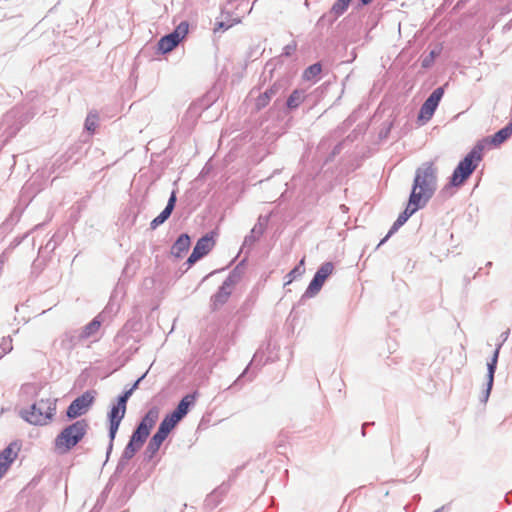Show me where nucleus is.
Returning <instances> with one entry per match:
<instances>
[{
    "instance_id": "nucleus-54",
    "label": "nucleus",
    "mask_w": 512,
    "mask_h": 512,
    "mask_svg": "<svg viewBox=\"0 0 512 512\" xmlns=\"http://www.w3.org/2000/svg\"><path fill=\"white\" fill-rule=\"evenodd\" d=\"M337 149H338V146H335V149H334V151H333V154H336Z\"/></svg>"
},
{
    "instance_id": "nucleus-36",
    "label": "nucleus",
    "mask_w": 512,
    "mask_h": 512,
    "mask_svg": "<svg viewBox=\"0 0 512 512\" xmlns=\"http://www.w3.org/2000/svg\"><path fill=\"white\" fill-rule=\"evenodd\" d=\"M407 220L408 218H406L404 215H402V213H400L398 218L390 228V235L395 234L399 230V228L402 227L407 222Z\"/></svg>"
},
{
    "instance_id": "nucleus-26",
    "label": "nucleus",
    "mask_w": 512,
    "mask_h": 512,
    "mask_svg": "<svg viewBox=\"0 0 512 512\" xmlns=\"http://www.w3.org/2000/svg\"><path fill=\"white\" fill-rule=\"evenodd\" d=\"M442 49L443 48L441 44L435 45L429 54L422 59V67L425 69L430 68L433 65L435 59L441 54Z\"/></svg>"
},
{
    "instance_id": "nucleus-5",
    "label": "nucleus",
    "mask_w": 512,
    "mask_h": 512,
    "mask_svg": "<svg viewBox=\"0 0 512 512\" xmlns=\"http://www.w3.org/2000/svg\"><path fill=\"white\" fill-rule=\"evenodd\" d=\"M159 417V410L157 407L150 408L146 414L141 418L139 423L133 430L130 439L141 446L144 445L152 428L155 426Z\"/></svg>"
},
{
    "instance_id": "nucleus-29",
    "label": "nucleus",
    "mask_w": 512,
    "mask_h": 512,
    "mask_svg": "<svg viewBox=\"0 0 512 512\" xmlns=\"http://www.w3.org/2000/svg\"><path fill=\"white\" fill-rule=\"evenodd\" d=\"M322 71V66L319 62L308 66L303 72V79L311 81L316 79Z\"/></svg>"
},
{
    "instance_id": "nucleus-46",
    "label": "nucleus",
    "mask_w": 512,
    "mask_h": 512,
    "mask_svg": "<svg viewBox=\"0 0 512 512\" xmlns=\"http://www.w3.org/2000/svg\"><path fill=\"white\" fill-rule=\"evenodd\" d=\"M9 467H6V465L2 462H0V479L5 475Z\"/></svg>"
},
{
    "instance_id": "nucleus-43",
    "label": "nucleus",
    "mask_w": 512,
    "mask_h": 512,
    "mask_svg": "<svg viewBox=\"0 0 512 512\" xmlns=\"http://www.w3.org/2000/svg\"><path fill=\"white\" fill-rule=\"evenodd\" d=\"M418 210H419L418 208H416L414 206H410V203L408 202L407 207L401 213H402V215H404L406 218L409 219Z\"/></svg>"
},
{
    "instance_id": "nucleus-6",
    "label": "nucleus",
    "mask_w": 512,
    "mask_h": 512,
    "mask_svg": "<svg viewBox=\"0 0 512 512\" xmlns=\"http://www.w3.org/2000/svg\"><path fill=\"white\" fill-rule=\"evenodd\" d=\"M127 407L118 401L113 402L111 404L110 410L107 413V418L109 422L108 426V437L109 444L106 452V461L109 459V456L113 450V443L116 438V434L119 430L120 424L125 417Z\"/></svg>"
},
{
    "instance_id": "nucleus-51",
    "label": "nucleus",
    "mask_w": 512,
    "mask_h": 512,
    "mask_svg": "<svg viewBox=\"0 0 512 512\" xmlns=\"http://www.w3.org/2000/svg\"><path fill=\"white\" fill-rule=\"evenodd\" d=\"M368 425H370V423H368V422H366V423H364V424L362 425V435H363V436H365V434H366L365 429H366V427H367Z\"/></svg>"
},
{
    "instance_id": "nucleus-45",
    "label": "nucleus",
    "mask_w": 512,
    "mask_h": 512,
    "mask_svg": "<svg viewBox=\"0 0 512 512\" xmlns=\"http://www.w3.org/2000/svg\"><path fill=\"white\" fill-rule=\"evenodd\" d=\"M509 334H510V329H507L506 331L502 332L500 335V339H501L500 343L503 344L504 342H506L509 337Z\"/></svg>"
},
{
    "instance_id": "nucleus-10",
    "label": "nucleus",
    "mask_w": 512,
    "mask_h": 512,
    "mask_svg": "<svg viewBox=\"0 0 512 512\" xmlns=\"http://www.w3.org/2000/svg\"><path fill=\"white\" fill-rule=\"evenodd\" d=\"M445 85L437 87L421 105L418 119L428 121L434 115L445 92Z\"/></svg>"
},
{
    "instance_id": "nucleus-35",
    "label": "nucleus",
    "mask_w": 512,
    "mask_h": 512,
    "mask_svg": "<svg viewBox=\"0 0 512 512\" xmlns=\"http://www.w3.org/2000/svg\"><path fill=\"white\" fill-rule=\"evenodd\" d=\"M12 349V338L10 336L3 337L0 343V358L9 353Z\"/></svg>"
},
{
    "instance_id": "nucleus-2",
    "label": "nucleus",
    "mask_w": 512,
    "mask_h": 512,
    "mask_svg": "<svg viewBox=\"0 0 512 512\" xmlns=\"http://www.w3.org/2000/svg\"><path fill=\"white\" fill-rule=\"evenodd\" d=\"M89 430V423L86 419L76 420L65 426L54 439L55 449L61 453L72 450L85 437Z\"/></svg>"
},
{
    "instance_id": "nucleus-34",
    "label": "nucleus",
    "mask_w": 512,
    "mask_h": 512,
    "mask_svg": "<svg viewBox=\"0 0 512 512\" xmlns=\"http://www.w3.org/2000/svg\"><path fill=\"white\" fill-rule=\"evenodd\" d=\"M98 122L97 112H89L85 120V129L89 132H95Z\"/></svg>"
},
{
    "instance_id": "nucleus-56",
    "label": "nucleus",
    "mask_w": 512,
    "mask_h": 512,
    "mask_svg": "<svg viewBox=\"0 0 512 512\" xmlns=\"http://www.w3.org/2000/svg\"><path fill=\"white\" fill-rule=\"evenodd\" d=\"M337 149H338V146H335V149H334V151H333V154H336Z\"/></svg>"
},
{
    "instance_id": "nucleus-55",
    "label": "nucleus",
    "mask_w": 512,
    "mask_h": 512,
    "mask_svg": "<svg viewBox=\"0 0 512 512\" xmlns=\"http://www.w3.org/2000/svg\"><path fill=\"white\" fill-rule=\"evenodd\" d=\"M337 149H338V146H335V149H334V151H333V154H336Z\"/></svg>"
},
{
    "instance_id": "nucleus-11",
    "label": "nucleus",
    "mask_w": 512,
    "mask_h": 512,
    "mask_svg": "<svg viewBox=\"0 0 512 512\" xmlns=\"http://www.w3.org/2000/svg\"><path fill=\"white\" fill-rule=\"evenodd\" d=\"M214 240L212 234H205L199 238L193 248L192 253L187 258L185 264L190 268L197 261L206 256L213 248Z\"/></svg>"
},
{
    "instance_id": "nucleus-50",
    "label": "nucleus",
    "mask_w": 512,
    "mask_h": 512,
    "mask_svg": "<svg viewBox=\"0 0 512 512\" xmlns=\"http://www.w3.org/2000/svg\"><path fill=\"white\" fill-rule=\"evenodd\" d=\"M247 369H248V368H246V369L244 370V372H243V373L238 377V379L236 380L235 384H237L238 382H240V381H241V379L245 376V374H246V372H247Z\"/></svg>"
},
{
    "instance_id": "nucleus-48",
    "label": "nucleus",
    "mask_w": 512,
    "mask_h": 512,
    "mask_svg": "<svg viewBox=\"0 0 512 512\" xmlns=\"http://www.w3.org/2000/svg\"><path fill=\"white\" fill-rule=\"evenodd\" d=\"M392 235H390V230L388 231L387 235L379 242V244L377 245V247H380L381 245H383Z\"/></svg>"
},
{
    "instance_id": "nucleus-57",
    "label": "nucleus",
    "mask_w": 512,
    "mask_h": 512,
    "mask_svg": "<svg viewBox=\"0 0 512 512\" xmlns=\"http://www.w3.org/2000/svg\"><path fill=\"white\" fill-rule=\"evenodd\" d=\"M490 266H492V262L487 263V267H490Z\"/></svg>"
},
{
    "instance_id": "nucleus-33",
    "label": "nucleus",
    "mask_w": 512,
    "mask_h": 512,
    "mask_svg": "<svg viewBox=\"0 0 512 512\" xmlns=\"http://www.w3.org/2000/svg\"><path fill=\"white\" fill-rule=\"evenodd\" d=\"M171 212L165 208L162 212L150 222V228L155 230L158 226L162 225L170 216Z\"/></svg>"
},
{
    "instance_id": "nucleus-9",
    "label": "nucleus",
    "mask_w": 512,
    "mask_h": 512,
    "mask_svg": "<svg viewBox=\"0 0 512 512\" xmlns=\"http://www.w3.org/2000/svg\"><path fill=\"white\" fill-rule=\"evenodd\" d=\"M289 82L285 78L276 80L268 89L260 93L255 100V109L261 111L264 109L272 98L282 96L288 89Z\"/></svg>"
},
{
    "instance_id": "nucleus-22",
    "label": "nucleus",
    "mask_w": 512,
    "mask_h": 512,
    "mask_svg": "<svg viewBox=\"0 0 512 512\" xmlns=\"http://www.w3.org/2000/svg\"><path fill=\"white\" fill-rule=\"evenodd\" d=\"M100 327L101 322L98 320V317H95L82 328V330L79 332V337L82 340L89 339L98 333Z\"/></svg>"
},
{
    "instance_id": "nucleus-14",
    "label": "nucleus",
    "mask_w": 512,
    "mask_h": 512,
    "mask_svg": "<svg viewBox=\"0 0 512 512\" xmlns=\"http://www.w3.org/2000/svg\"><path fill=\"white\" fill-rule=\"evenodd\" d=\"M232 289V287L226 286L225 283H222L217 292L211 296L210 307L212 311H217L228 301L232 294Z\"/></svg>"
},
{
    "instance_id": "nucleus-37",
    "label": "nucleus",
    "mask_w": 512,
    "mask_h": 512,
    "mask_svg": "<svg viewBox=\"0 0 512 512\" xmlns=\"http://www.w3.org/2000/svg\"><path fill=\"white\" fill-rule=\"evenodd\" d=\"M129 461H130L129 459H124V456L121 455V457L118 461V464L116 466L114 476L121 474L127 468Z\"/></svg>"
},
{
    "instance_id": "nucleus-18",
    "label": "nucleus",
    "mask_w": 512,
    "mask_h": 512,
    "mask_svg": "<svg viewBox=\"0 0 512 512\" xmlns=\"http://www.w3.org/2000/svg\"><path fill=\"white\" fill-rule=\"evenodd\" d=\"M179 43L180 41H178L175 36H173L171 33H168L159 39L157 43L158 51L161 54H167L174 50L179 45Z\"/></svg>"
},
{
    "instance_id": "nucleus-7",
    "label": "nucleus",
    "mask_w": 512,
    "mask_h": 512,
    "mask_svg": "<svg viewBox=\"0 0 512 512\" xmlns=\"http://www.w3.org/2000/svg\"><path fill=\"white\" fill-rule=\"evenodd\" d=\"M96 395V390H87L75 398L66 409V417L69 420H74L86 414L94 404Z\"/></svg>"
},
{
    "instance_id": "nucleus-12",
    "label": "nucleus",
    "mask_w": 512,
    "mask_h": 512,
    "mask_svg": "<svg viewBox=\"0 0 512 512\" xmlns=\"http://www.w3.org/2000/svg\"><path fill=\"white\" fill-rule=\"evenodd\" d=\"M196 397L197 392L185 395L179 401L176 408L165 417L177 426V424L188 414L190 408L194 406Z\"/></svg>"
},
{
    "instance_id": "nucleus-30",
    "label": "nucleus",
    "mask_w": 512,
    "mask_h": 512,
    "mask_svg": "<svg viewBox=\"0 0 512 512\" xmlns=\"http://www.w3.org/2000/svg\"><path fill=\"white\" fill-rule=\"evenodd\" d=\"M334 271V264L332 262H324L320 265V267L317 269L315 275L320 277L322 281H326L327 278L333 273Z\"/></svg>"
},
{
    "instance_id": "nucleus-16",
    "label": "nucleus",
    "mask_w": 512,
    "mask_h": 512,
    "mask_svg": "<svg viewBox=\"0 0 512 512\" xmlns=\"http://www.w3.org/2000/svg\"><path fill=\"white\" fill-rule=\"evenodd\" d=\"M432 197L433 194L427 192L426 190H421L415 185H412V190L408 202L410 203V206L421 209Z\"/></svg>"
},
{
    "instance_id": "nucleus-38",
    "label": "nucleus",
    "mask_w": 512,
    "mask_h": 512,
    "mask_svg": "<svg viewBox=\"0 0 512 512\" xmlns=\"http://www.w3.org/2000/svg\"><path fill=\"white\" fill-rule=\"evenodd\" d=\"M134 390H132L131 388L130 389H127L125 391H123L116 399V401H118L119 403L123 404L124 406L127 407V402L129 400V398L132 396Z\"/></svg>"
},
{
    "instance_id": "nucleus-21",
    "label": "nucleus",
    "mask_w": 512,
    "mask_h": 512,
    "mask_svg": "<svg viewBox=\"0 0 512 512\" xmlns=\"http://www.w3.org/2000/svg\"><path fill=\"white\" fill-rule=\"evenodd\" d=\"M81 341L82 339L79 337V333L76 334V332H66L61 338L60 346L62 349L69 353Z\"/></svg>"
},
{
    "instance_id": "nucleus-28",
    "label": "nucleus",
    "mask_w": 512,
    "mask_h": 512,
    "mask_svg": "<svg viewBox=\"0 0 512 512\" xmlns=\"http://www.w3.org/2000/svg\"><path fill=\"white\" fill-rule=\"evenodd\" d=\"M13 445L14 444L8 445L0 452V462L4 463L6 467H10L17 456V453L13 450Z\"/></svg>"
},
{
    "instance_id": "nucleus-40",
    "label": "nucleus",
    "mask_w": 512,
    "mask_h": 512,
    "mask_svg": "<svg viewBox=\"0 0 512 512\" xmlns=\"http://www.w3.org/2000/svg\"><path fill=\"white\" fill-rule=\"evenodd\" d=\"M296 49H297V43L295 41H292L291 43L287 44L283 48L282 55L289 57L296 51Z\"/></svg>"
},
{
    "instance_id": "nucleus-15",
    "label": "nucleus",
    "mask_w": 512,
    "mask_h": 512,
    "mask_svg": "<svg viewBox=\"0 0 512 512\" xmlns=\"http://www.w3.org/2000/svg\"><path fill=\"white\" fill-rule=\"evenodd\" d=\"M14 111L15 110H11L10 112H8L3 117L2 123L0 124L1 127L6 126L3 132V134L6 135L4 141H7L8 139L14 137L21 129V125L16 123V113Z\"/></svg>"
},
{
    "instance_id": "nucleus-13",
    "label": "nucleus",
    "mask_w": 512,
    "mask_h": 512,
    "mask_svg": "<svg viewBox=\"0 0 512 512\" xmlns=\"http://www.w3.org/2000/svg\"><path fill=\"white\" fill-rule=\"evenodd\" d=\"M352 0H336L331 9L318 20L319 25L331 26L349 7Z\"/></svg>"
},
{
    "instance_id": "nucleus-41",
    "label": "nucleus",
    "mask_w": 512,
    "mask_h": 512,
    "mask_svg": "<svg viewBox=\"0 0 512 512\" xmlns=\"http://www.w3.org/2000/svg\"><path fill=\"white\" fill-rule=\"evenodd\" d=\"M176 201H177V196H176V192L175 191H172L169 199H168V202H167V205L165 207L166 210H169V212H173L174 208H175V205H176Z\"/></svg>"
},
{
    "instance_id": "nucleus-1",
    "label": "nucleus",
    "mask_w": 512,
    "mask_h": 512,
    "mask_svg": "<svg viewBox=\"0 0 512 512\" xmlns=\"http://www.w3.org/2000/svg\"><path fill=\"white\" fill-rule=\"evenodd\" d=\"M483 146L477 144L456 166L454 169L449 183L444 187L442 192L447 191L451 187H461L469 179L472 173L476 170L479 162L482 160Z\"/></svg>"
},
{
    "instance_id": "nucleus-47",
    "label": "nucleus",
    "mask_w": 512,
    "mask_h": 512,
    "mask_svg": "<svg viewBox=\"0 0 512 512\" xmlns=\"http://www.w3.org/2000/svg\"><path fill=\"white\" fill-rule=\"evenodd\" d=\"M144 377H145V374H144V375H142L140 378H138V379L134 382V384L132 385L131 389L135 391V390L138 388V386H139L140 382L142 381V379H143Z\"/></svg>"
},
{
    "instance_id": "nucleus-23",
    "label": "nucleus",
    "mask_w": 512,
    "mask_h": 512,
    "mask_svg": "<svg viewBox=\"0 0 512 512\" xmlns=\"http://www.w3.org/2000/svg\"><path fill=\"white\" fill-rule=\"evenodd\" d=\"M324 283L325 281H322L320 277L314 274L302 298H312L316 296L322 289Z\"/></svg>"
},
{
    "instance_id": "nucleus-52",
    "label": "nucleus",
    "mask_w": 512,
    "mask_h": 512,
    "mask_svg": "<svg viewBox=\"0 0 512 512\" xmlns=\"http://www.w3.org/2000/svg\"><path fill=\"white\" fill-rule=\"evenodd\" d=\"M373 0H359V2L362 4V5H368L369 3H371Z\"/></svg>"
},
{
    "instance_id": "nucleus-32",
    "label": "nucleus",
    "mask_w": 512,
    "mask_h": 512,
    "mask_svg": "<svg viewBox=\"0 0 512 512\" xmlns=\"http://www.w3.org/2000/svg\"><path fill=\"white\" fill-rule=\"evenodd\" d=\"M189 25L186 21H182L175 29L170 32L178 41H182L188 34Z\"/></svg>"
},
{
    "instance_id": "nucleus-8",
    "label": "nucleus",
    "mask_w": 512,
    "mask_h": 512,
    "mask_svg": "<svg viewBox=\"0 0 512 512\" xmlns=\"http://www.w3.org/2000/svg\"><path fill=\"white\" fill-rule=\"evenodd\" d=\"M175 427L176 425L174 423L164 417L156 433L151 437L145 449L144 455L148 460L152 459L154 455L159 451L162 443Z\"/></svg>"
},
{
    "instance_id": "nucleus-24",
    "label": "nucleus",
    "mask_w": 512,
    "mask_h": 512,
    "mask_svg": "<svg viewBox=\"0 0 512 512\" xmlns=\"http://www.w3.org/2000/svg\"><path fill=\"white\" fill-rule=\"evenodd\" d=\"M501 347L502 343H499L492 355L491 360L487 363V381L489 382H494V376L497 369V363Z\"/></svg>"
},
{
    "instance_id": "nucleus-27",
    "label": "nucleus",
    "mask_w": 512,
    "mask_h": 512,
    "mask_svg": "<svg viewBox=\"0 0 512 512\" xmlns=\"http://www.w3.org/2000/svg\"><path fill=\"white\" fill-rule=\"evenodd\" d=\"M305 259L302 258L300 262L286 275L288 280L284 283V285L290 284L293 280L298 277H301L305 273Z\"/></svg>"
},
{
    "instance_id": "nucleus-4",
    "label": "nucleus",
    "mask_w": 512,
    "mask_h": 512,
    "mask_svg": "<svg viewBox=\"0 0 512 512\" xmlns=\"http://www.w3.org/2000/svg\"><path fill=\"white\" fill-rule=\"evenodd\" d=\"M438 169L431 161L424 162L415 171L413 185L434 195L437 189Z\"/></svg>"
},
{
    "instance_id": "nucleus-20",
    "label": "nucleus",
    "mask_w": 512,
    "mask_h": 512,
    "mask_svg": "<svg viewBox=\"0 0 512 512\" xmlns=\"http://www.w3.org/2000/svg\"><path fill=\"white\" fill-rule=\"evenodd\" d=\"M306 94L303 89H295L292 91V93L289 95L286 101V108L289 111H293L297 109L301 103L305 100Z\"/></svg>"
},
{
    "instance_id": "nucleus-25",
    "label": "nucleus",
    "mask_w": 512,
    "mask_h": 512,
    "mask_svg": "<svg viewBox=\"0 0 512 512\" xmlns=\"http://www.w3.org/2000/svg\"><path fill=\"white\" fill-rule=\"evenodd\" d=\"M243 262L239 263L227 276V278L223 281V283L226 284V286L234 287L236 284L239 283V281L242 278L243 274V268H242Z\"/></svg>"
},
{
    "instance_id": "nucleus-31",
    "label": "nucleus",
    "mask_w": 512,
    "mask_h": 512,
    "mask_svg": "<svg viewBox=\"0 0 512 512\" xmlns=\"http://www.w3.org/2000/svg\"><path fill=\"white\" fill-rule=\"evenodd\" d=\"M141 448V445L137 443L135 444V442L129 440L122 452V455L124 456V459L131 460Z\"/></svg>"
},
{
    "instance_id": "nucleus-53",
    "label": "nucleus",
    "mask_w": 512,
    "mask_h": 512,
    "mask_svg": "<svg viewBox=\"0 0 512 512\" xmlns=\"http://www.w3.org/2000/svg\"><path fill=\"white\" fill-rule=\"evenodd\" d=\"M512 494V491L508 494H506V500L510 503L509 496Z\"/></svg>"
},
{
    "instance_id": "nucleus-19",
    "label": "nucleus",
    "mask_w": 512,
    "mask_h": 512,
    "mask_svg": "<svg viewBox=\"0 0 512 512\" xmlns=\"http://www.w3.org/2000/svg\"><path fill=\"white\" fill-rule=\"evenodd\" d=\"M512 136V124L508 123L506 126L498 130L496 133H494L491 138L490 142L494 146H499L506 142L510 137Z\"/></svg>"
},
{
    "instance_id": "nucleus-42",
    "label": "nucleus",
    "mask_w": 512,
    "mask_h": 512,
    "mask_svg": "<svg viewBox=\"0 0 512 512\" xmlns=\"http://www.w3.org/2000/svg\"><path fill=\"white\" fill-rule=\"evenodd\" d=\"M493 384H494V382L487 381L486 389L482 392V397H481V401L482 402H487V400H488V398L490 396Z\"/></svg>"
},
{
    "instance_id": "nucleus-39",
    "label": "nucleus",
    "mask_w": 512,
    "mask_h": 512,
    "mask_svg": "<svg viewBox=\"0 0 512 512\" xmlns=\"http://www.w3.org/2000/svg\"><path fill=\"white\" fill-rule=\"evenodd\" d=\"M255 229L253 228L249 235L244 238L243 247H251L258 240V237L254 235Z\"/></svg>"
},
{
    "instance_id": "nucleus-17",
    "label": "nucleus",
    "mask_w": 512,
    "mask_h": 512,
    "mask_svg": "<svg viewBox=\"0 0 512 512\" xmlns=\"http://www.w3.org/2000/svg\"><path fill=\"white\" fill-rule=\"evenodd\" d=\"M191 245V238L187 233H182L176 239L171 247V255L175 258H182L183 255L189 250Z\"/></svg>"
},
{
    "instance_id": "nucleus-44",
    "label": "nucleus",
    "mask_w": 512,
    "mask_h": 512,
    "mask_svg": "<svg viewBox=\"0 0 512 512\" xmlns=\"http://www.w3.org/2000/svg\"><path fill=\"white\" fill-rule=\"evenodd\" d=\"M230 27H231V25L225 23L224 21H219L215 24L214 32L225 31Z\"/></svg>"
},
{
    "instance_id": "nucleus-3",
    "label": "nucleus",
    "mask_w": 512,
    "mask_h": 512,
    "mask_svg": "<svg viewBox=\"0 0 512 512\" xmlns=\"http://www.w3.org/2000/svg\"><path fill=\"white\" fill-rule=\"evenodd\" d=\"M56 413V399H40L29 408L21 409L20 417L31 425L43 426L53 419Z\"/></svg>"
},
{
    "instance_id": "nucleus-49",
    "label": "nucleus",
    "mask_w": 512,
    "mask_h": 512,
    "mask_svg": "<svg viewBox=\"0 0 512 512\" xmlns=\"http://www.w3.org/2000/svg\"><path fill=\"white\" fill-rule=\"evenodd\" d=\"M469 0H459L456 4V8H460L462 7L463 5H465V3H467Z\"/></svg>"
}]
</instances>
